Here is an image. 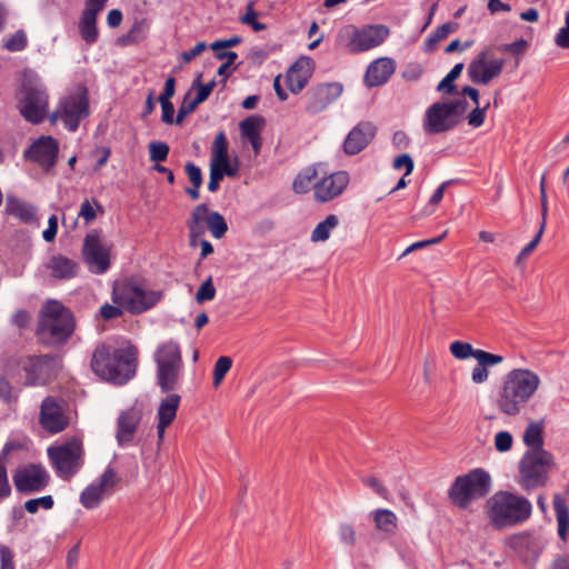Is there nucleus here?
Segmentation results:
<instances>
[{"instance_id":"1","label":"nucleus","mask_w":569,"mask_h":569,"mask_svg":"<svg viewBox=\"0 0 569 569\" xmlns=\"http://www.w3.org/2000/svg\"><path fill=\"white\" fill-rule=\"evenodd\" d=\"M137 348L129 341L119 347L102 345L91 359L93 372L106 381L124 385L136 375Z\"/></svg>"},{"instance_id":"2","label":"nucleus","mask_w":569,"mask_h":569,"mask_svg":"<svg viewBox=\"0 0 569 569\" xmlns=\"http://www.w3.org/2000/svg\"><path fill=\"white\" fill-rule=\"evenodd\" d=\"M540 386L539 376L529 369H513L505 378L497 397L498 409L508 416H517L526 407Z\"/></svg>"},{"instance_id":"3","label":"nucleus","mask_w":569,"mask_h":569,"mask_svg":"<svg viewBox=\"0 0 569 569\" xmlns=\"http://www.w3.org/2000/svg\"><path fill=\"white\" fill-rule=\"evenodd\" d=\"M490 525L498 530L520 526L532 515V503L523 496L500 490L486 503Z\"/></svg>"},{"instance_id":"4","label":"nucleus","mask_w":569,"mask_h":569,"mask_svg":"<svg viewBox=\"0 0 569 569\" xmlns=\"http://www.w3.org/2000/svg\"><path fill=\"white\" fill-rule=\"evenodd\" d=\"M74 327L71 311L58 300H48L40 310L37 336L47 346H61L70 339Z\"/></svg>"},{"instance_id":"5","label":"nucleus","mask_w":569,"mask_h":569,"mask_svg":"<svg viewBox=\"0 0 569 569\" xmlns=\"http://www.w3.org/2000/svg\"><path fill=\"white\" fill-rule=\"evenodd\" d=\"M17 108L29 123H41L49 111V94L41 78L32 70H26L17 92Z\"/></svg>"},{"instance_id":"6","label":"nucleus","mask_w":569,"mask_h":569,"mask_svg":"<svg viewBox=\"0 0 569 569\" xmlns=\"http://www.w3.org/2000/svg\"><path fill=\"white\" fill-rule=\"evenodd\" d=\"M390 34L385 24L342 26L336 36V46L350 54L369 51L382 44Z\"/></svg>"},{"instance_id":"7","label":"nucleus","mask_w":569,"mask_h":569,"mask_svg":"<svg viewBox=\"0 0 569 569\" xmlns=\"http://www.w3.org/2000/svg\"><path fill=\"white\" fill-rule=\"evenodd\" d=\"M161 292L149 290L136 278L116 281L112 288L113 303L123 310L139 315L153 308L161 299Z\"/></svg>"},{"instance_id":"8","label":"nucleus","mask_w":569,"mask_h":569,"mask_svg":"<svg viewBox=\"0 0 569 569\" xmlns=\"http://www.w3.org/2000/svg\"><path fill=\"white\" fill-rule=\"evenodd\" d=\"M469 103L466 99L438 101L426 110L422 127L427 134H439L452 130L466 114Z\"/></svg>"},{"instance_id":"9","label":"nucleus","mask_w":569,"mask_h":569,"mask_svg":"<svg viewBox=\"0 0 569 569\" xmlns=\"http://www.w3.org/2000/svg\"><path fill=\"white\" fill-rule=\"evenodd\" d=\"M490 490V475L477 468L457 477L448 490V496L455 506L466 509L473 500L486 497Z\"/></svg>"},{"instance_id":"10","label":"nucleus","mask_w":569,"mask_h":569,"mask_svg":"<svg viewBox=\"0 0 569 569\" xmlns=\"http://www.w3.org/2000/svg\"><path fill=\"white\" fill-rule=\"evenodd\" d=\"M90 114V102L86 87H79L60 98L57 108L49 116L51 123L62 122L69 132H76L80 122Z\"/></svg>"},{"instance_id":"11","label":"nucleus","mask_w":569,"mask_h":569,"mask_svg":"<svg viewBox=\"0 0 569 569\" xmlns=\"http://www.w3.org/2000/svg\"><path fill=\"white\" fill-rule=\"evenodd\" d=\"M553 465V457L546 450H528L519 461L517 482L525 491L543 487Z\"/></svg>"},{"instance_id":"12","label":"nucleus","mask_w":569,"mask_h":569,"mask_svg":"<svg viewBox=\"0 0 569 569\" xmlns=\"http://www.w3.org/2000/svg\"><path fill=\"white\" fill-rule=\"evenodd\" d=\"M48 456L56 475L62 480L73 478L83 465V448L78 440L69 441L59 447H49Z\"/></svg>"},{"instance_id":"13","label":"nucleus","mask_w":569,"mask_h":569,"mask_svg":"<svg viewBox=\"0 0 569 569\" xmlns=\"http://www.w3.org/2000/svg\"><path fill=\"white\" fill-rule=\"evenodd\" d=\"M81 254L88 270L104 274L111 266V244L103 242L100 232L92 230L83 239Z\"/></svg>"},{"instance_id":"14","label":"nucleus","mask_w":569,"mask_h":569,"mask_svg":"<svg viewBox=\"0 0 569 569\" xmlns=\"http://www.w3.org/2000/svg\"><path fill=\"white\" fill-rule=\"evenodd\" d=\"M26 373L24 385L43 386L52 380L60 369V358L54 355L30 356L19 363Z\"/></svg>"},{"instance_id":"15","label":"nucleus","mask_w":569,"mask_h":569,"mask_svg":"<svg viewBox=\"0 0 569 569\" xmlns=\"http://www.w3.org/2000/svg\"><path fill=\"white\" fill-rule=\"evenodd\" d=\"M120 481L116 469L108 465L104 471L81 491L80 503L88 510L97 509Z\"/></svg>"},{"instance_id":"16","label":"nucleus","mask_w":569,"mask_h":569,"mask_svg":"<svg viewBox=\"0 0 569 569\" xmlns=\"http://www.w3.org/2000/svg\"><path fill=\"white\" fill-rule=\"evenodd\" d=\"M48 470L40 463H29L19 467L12 475L16 490L22 495L43 491L50 482Z\"/></svg>"},{"instance_id":"17","label":"nucleus","mask_w":569,"mask_h":569,"mask_svg":"<svg viewBox=\"0 0 569 569\" xmlns=\"http://www.w3.org/2000/svg\"><path fill=\"white\" fill-rule=\"evenodd\" d=\"M505 59L498 58L490 49L480 51L468 66V76L473 83L488 84L500 76Z\"/></svg>"},{"instance_id":"18","label":"nucleus","mask_w":569,"mask_h":569,"mask_svg":"<svg viewBox=\"0 0 569 569\" xmlns=\"http://www.w3.org/2000/svg\"><path fill=\"white\" fill-rule=\"evenodd\" d=\"M59 141L52 136H40L24 151V159L37 163L43 170H51L58 161Z\"/></svg>"},{"instance_id":"19","label":"nucleus","mask_w":569,"mask_h":569,"mask_svg":"<svg viewBox=\"0 0 569 569\" xmlns=\"http://www.w3.org/2000/svg\"><path fill=\"white\" fill-rule=\"evenodd\" d=\"M507 543L526 563L536 562L543 548L540 537L528 531L512 535Z\"/></svg>"},{"instance_id":"20","label":"nucleus","mask_w":569,"mask_h":569,"mask_svg":"<svg viewBox=\"0 0 569 569\" xmlns=\"http://www.w3.org/2000/svg\"><path fill=\"white\" fill-rule=\"evenodd\" d=\"M377 133L376 126L370 121L356 124L343 140L342 149L348 156H356L365 150Z\"/></svg>"},{"instance_id":"21","label":"nucleus","mask_w":569,"mask_h":569,"mask_svg":"<svg viewBox=\"0 0 569 569\" xmlns=\"http://www.w3.org/2000/svg\"><path fill=\"white\" fill-rule=\"evenodd\" d=\"M349 183L347 171H336L313 183L315 198L328 202L340 196Z\"/></svg>"},{"instance_id":"22","label":"nucleus","mask_w":569,"mask_h":569,"mask_svg":"<svg viewBox=\"0 0 569 569\" xmlns=\"http://www.w3.org/2000/svg\"><path fill=\"white\" fill-rule=\"evenodd\" d=\"M68 417L61 405L53 398L47 397L40 407V423L50 433H58L68 426Z\"/></svg>"},{"instance_id":"23","label":"nucleus","mask_w":569,"mask_h":569,"mask_svg":"<svg viewBox=\"0 0 569 569\" xmlns=\"http://www.w3.org/2000/svg\"><path fill=\"white\" fill-rule=\"evenodd\" d=\"M396 72V61L389 57L375 59L367 67L363 82L368 88H376L387 83Z\"/></svg>"},{"instance_id":"24","label":"nucleus","mask_w":569,"mask_h":569,"mask_svg":"<svg viewBox=\"0 0 569 569\" xmlns=\"http://www.w3.org/2000/svg\"><path fill=\"white\" fill-rule=\"evenodd\" d=\"M343 91L339 82H330L318 86L309 96L307 110L310 113H318L325 110L330 103L337 100Z\"/></svg>"},{"instance_id":"25","label":"nucleus","mask_w":569,"mask_h":569,"mask_svg":"<svg viewBox=\"0 0 569 569\" xmlns=\"http://www.w3.org/2000/svg\"><path fill=\"white\" fill-rule=\"evenodd\" d=\"M141 420V413L136 408L122 411L117 419L116 439L124 448L133 442V437Z\"/></svg>"},{"instance_id":"26","label":"nucleus","mask_w":569,"mask_h":569,"mask_svg":"<svg viewBox=\"0 0 569 569\" xmlns=\"http://www.w3.org/2000/svg\"><path fill=\"white\" fill-rule=\"evenodd\" d=\"M180 396L177 393H169L164 397L157 410V433L159 440L164 437L166 429L173 422L177 417V411L180 405Z\"/></svg>"},{"instance_id":"27","label":"nucleus","mask_w":569,"mask_h":569,"mask_svg":"<svg viewBox=\"0 0 569 569\" xmlns=\"http://www.w3.org/2000/svg\"><path fill=\"white\" fill-rule=\"evenodd\" d=\"M46 269L50 276L57 280L68 281L77 277L79 272V263L63 254H52L47 263Z\"/></svg>"},{"instance_id":"28","label":"nucleus","mask_w":569,"mask_h":569,"mask_svg":"<svg viewBox=\"0 0 569 569\" xmlns=\"http://www.w3.org/2000/svg\"><path fill=\"white\" fill-rule=\"evenodd\" d=\"M263 126L264 119L257 114L247 117L239 124L241 137L250 142L254 154H259L261 151V130Z\"/></svg>"},{"instance_id":"29","label":"nucleus","mask_w":569,"mask_h":569,"mask_svg":"<svg viewBox=\"0 0 569 569\" xmlns=\"http://www.w3.org/2000/svg\"><path fill=\"white\" fill-rule=\"evenodd\" d=\"M6 211L9 216L19 219L23 223L32 224L38 220L37 208L32 203L16 197L7 198Z\"/></svg>"},{"instance_id":"30","label":"nucleus","mask_w":569,"mask_h":569,"mask_svg":"<svg viewBox=\"0 0 569 569\" xmlns=\"http://www.w3.org/2000/svg\"><path fill=\"white\" fill-rule=\"evenodd\" d=\"M154 360L157 366H181L179 345L173 340L161 343L156 350Z\"/></svg>"},{"instance_id":"31","label":"nucleus","mask_w":569,"mask_h":569,"mask_svg":"<svg viewBox=\"0 0 569 569\" xmlns=\"http://www.w3.org/2000/svg\"><path fill=\"white\" fill-rule=\"evenodd\" d=\"M238 173V167L230 163V159L210 162V179L208 190L216 192L219 189V183L224 176L234 177Z\"/></svg>"},{"instance_id":"32","label":"nucleus","mask_w":569,"mask_h":569,"mask_svg":"<svg viewBox=\"0 0 569 569\" xmlns=\"http://www.w3.org/2000/svg\"><path fill=\"white\" fill-rule=\"evenodd\" d=\"M553 509L558 523V536L562 541H566L569 529V508L565 498L559 493L553 496Z\"/></svg>"},{"instance_id":"33","label":"nucleus","mask_w":569,"mask_h":569,"mask_svg":"<svg viewBox=\"0 0 569 569\" xmlns=\"http://www.w3.org/2000/svg\"><path fill=\"white\" fill-rule=\"evenodd\" d=\"M371 515L377 530L388 536L396 532L398 518L393 511L389 509H377L372 511Z\"/></svg>"},{"instance_id":"34","label":"nucleus","mask_w":569,"mask_h":569,"mask_svg":"<svg viewBox=\"0 0 569 569\" xmlns=\"http://www.w3.org/2000/svg\"><path fill=\"white\" fill-rule=\"evenodd\" d=\"M158 385L163 392L173 390L177 386L181 366H157Z\"/></svg>"},{"instance_id":"35","label":"nucleus","mask_w":569,"mask_h":569,"mask_svg":"<svg viewBox=\"0 0 569 569\" xmlns=\"http://www.w3.org/2000/svg\"><path fill=\"white\" fill-rule=\"evenodd\" d=\"M207 212V204H198L188 221L189 234L193 238L203 237L207 231V223L204 221V214Z\"/></svg>"},{"instance_id":"36","label":"nucleus","mask_w":569,"mask_h":569,"mask_svg":"<svg viewBox=\"0 0 569 569\" xmlns=\"http://www.w3.org/2000/svg\"><path fill=\"white\" fill-rule=\"evenodd\" d=\"M204 221L207 223V229L216 239H220L226 234L228 230L226 219L218 211H211L208 206L204 214Z\"/></svg>"},{"instance_id":"37","label":"nucleus","mask_w":569,"mask_h":569,"mask_svg":"<svg viewBox=\"0 0 569 569\" xmlns=\"http://www.w3.org/2000/svg\"><path fill=\"white\" fill-rule=\"evenodd\" d=\"M339 224L336 214H329L323 221H320L311 232V241L323 242L330 238L332 230Z\"/></svg>"},{"instance_id":"38","label":"nucleus","mask_w":569,"mask_h":569,"mask_svg":"<svg viewBox=\"0 0 569 569\" xmlns=\"http://www.w3.org/2000/svg\"><path fill=\"white\" fill-rule=\"evenodd\" d=\"M297 64H292L286 73V84L295 94L299 93L308 83L307 76L302 74Z\"/></svg>"},{"instance_id":"39","label":"nucleus","mask_w":569,"mask_h":569,"mask_svg":"<svg viewBox=\"0 0 569 569\" xmlns=\"http://www.w3.org/2000/svg\"><path fill=\"white\" fill-rule=\"evenodd\" d=\"M457 28V24L453 22H447L438 27L435 31H432L425 41V50L432 51L437 43L441 40L446 39L451 32H453Z\"/></svg>"},{"instance_id":"40","label":"nucleus","mask_w":569,"mask_h":569,"mask_svg":"<svg viewBox=\"0 0 569 569\" xmlns=\"http://www.w3.org/2000/svg\"><path fill=\"white\" fill-rule=\"evenodd\" d=\"M523 442L530 450H543L542 429L538 423H530L523 432Z\"/></svg>"},{"instance_id":"41","label":"nucleus","mask_w":569,"mask_h":569,"mask_svg":"<svg viewBox=\"0 0 569 569\" xmlns=\"http://www.w3.org/2000/svg\"><path fill=\"white\" fill-rule=\"evenodd\" d=\"M79 30L88 44L94 43L98 39L97 18L81 14Z\"/></svg>"},{"instance_id":"42","label":"nucleus","mask_w":569,"mask_h":569,"mask_svg":"<svg viewBox=\"0 0 569 569\" xmlns=\"http://www.w3.org/2000/svg\"><path fill=\"white\" fill-rule=\"evenodd\" d=\"M97 211L103 213L102 204L94 198L88 199L86 198L80 204V210L78 213L79 218H82L86 224H89L97 218Z\"/></svg>"},{"instance_id":"43","label":"nucleus","mask_w":569,"mask_h":569,"mask_svg":"<svg viewBox=\"0 0 569 569\" xmlns=\"http://www.w3.org/2000/svg\"><path fill=\"white\" fill-rule=\"evenodd\" d=\"M317 171L313 168H308L300 172L293 180L292 188L296 193H306L313 188L312 180L316 178Z\"/></svg>"},{"instance_id":"44","label":"nucleus","mask_w":569,"mask_h":569,"mask_svg":"<svg viewBox=\"0 0 569 569\" xmlns=\"http://www.w3.org/2000/svg\"><path fill=\"white\" fill-rule=\"evenodd\" d=\"M2 42V47L9 52H19L27 48L28 38L26 32L20 29L8 38H3Z\"/></svg>"},{"instance_id":"45","label":"nucleus","mask_w":569,"mask_h":569,"mask_svg":"<svg viewBox=\"0 0 569 569\" xmlns=\"http://www.w3.org/2000/svg\"><path fill=\"white\" fill-rule=\"evenodd\" d=\"M463 70V63L459 62L447 73V76L438 83L437 90L452 94L456 91L453 81L461 74Z\"/></svg>"},{"instance_id":"46","label":"nucleus","mask_w":569,"mask_h":569,"mask_svg":"<svg viewBox=\"0 0 569 569\" xmlns=\"http://www.w3.org/2000/svg\"><path fill=\"white\" fill-rule=\"evenodd\" d=\"M228 142L226 138V133L223 131H220L212 143V158L211 161H220L221 160H228Z\"/></svg>"},{"instance_id":"47","label":"nucleus","mask_w":569,"mask_h":569,"mask_svg":"<svg viewBox=\"0 0 569 569\" xmlns=\"http://www.w3.org/2000/svg\"><path fill=\"white\" fill-rule=\"evenodd\" d=\"M149 159L154 164H161L166 161L170 151L169 146L162 141H151L149 143Z\"/></svg>"},{"instance_id":"48","label":"nucleus","mask_w":569,"mask_h":569,"mask_svg":"<svg viewBox=\"0 0 569 569\" xmlns=\"http://www.w3.org/2000/svg\"><path fill=\"white\" fill-rule=\"evenodd\" d=\"M54 506V500L51 495L42 496L39 498L29 499L24 502L23 508L29 513H37L40 508L50 510Z\"/></svg>"},{"instance_id":"49","label":"nucleus","mask_w":569,"mask_h":569,"mask_svg":"<svg viewBox=\"0 0 569 569\" xmlns=\"http://www.w3.org/2000/svg\"><path fill=\"white\" fill-rule=\"evenodd\" d=\"M258 13L254 10L253 1H249L247 4L246 13L240 17V22L250 26L254 31H262L267 26L257 20Z\"/></svg>"},{"instance_id":"50","label":"nucleus","mask_w":569,"mask_h":569,"mask_svg":"<svg viewBox=\"0 0 569 569\" xmlns=\"http://www.w3.org/2000/svg\"><path fill=\"white\" fill-rule=\"evenodd\" d=\"M232 360L230 357L222 356L218 358L213 368V385L218 387L223 380L226 373L230 370Z\"/></svg>"},{"instance_id":"51","label":"nucleus","mask_w":569,"mask_h":569,"mask_svg":"<svg viewBox=\"0 0 569 569\" xmlns=\"http://www.w3.org/2000/svg\"><path fill=\"white\" fill-rule=\"evenodd\" d=\"M476 350L477 349H473V347L469 342H463L459 340L453 341L450 345V352L455 358L460 360H465L470 357L475 358Z\"/></svg>"},{"instance_id":"52","label":"nucleus","mask_w":569,"mask_h":569,"mask_svg":"<svg viewBox=\"0 0 569 569\" xmlns=\"http://www.w3.org/2000/svg\"><path fill=\"white\" fill-rule=\"evenodd\" d=\"M200 78L201 76H199L192 83V88H197V94L192 99L197 104L206 101L216 86L214 80H211L208 83H201Z\"/></svg>"},{"instance_id":"53","label":"nucleus","mask_w":569,"mask_h":569,"mask_svg":"<svg viewBox=\"0 0 569 569\" xmlns=\"http://www.w3.org/2000/svg\"><path fill=\"white\" fill-rule=\"evenodd\" d=\"M216 287L213 286L212 278L209 277L204 280L199 287L196 293V300L198 303H203L206 301H211L216 297Z\"/></svg>"},{"instance_id":"54","label":"nucleus","mask_w":569,"mask_h":569,"mask_svg":"<svg viewBox=\"0 0 569 569\" xmlns=\"http://www.w3.org/2000/svg\"><path fill=\"white\" fill-rule=\"evenodd\" d=\"M475 359L480 365L486 367L487 369H488V367H493V366L499 365V363H501L503 361V357L502 356L490 353V352L485 351L482 349H477L476 350Z\"/></svg>"},{"instance_id":"55","label":"nucleus","mask_w":569,"mask_h":569,"mask_svg":"<svg viewBox=\"0 0 569 569\" xmlns=\"http://www.w3.org/2000/svg\"><path fill=\"white\" fill-rule=\"evenodd\" d=\"M490 103L487 102L483 107L479 104L467 116L468 124L472 128H479L483 124L486 119V112Z\"/></svg>"},{"instance_id":"56","label":"nucleus","mask_w":569,"mask_h":569,"mask_svg":"<svg viewBox=\"0 0 569 569\" xmlns=\"http://www.w3.org/2000/svg\"><path fill=\"white\" fill-rule=\"evenodd\" d=\"M513 442L512 435L509 431H499L495 436V447L499 452H507L511 449Z\"/></svg>"},{"instance_id":"57","label":"nucleus","mask_w":569,"mask_h":569,"mask_svg":"<svg viewBox=\"0 0 569 569\" xmlns=\"http://www.w3.org/2000/svg\"><path fill=\"white\" fill-rule=\"evenodd\" d=\"M340 541L347 546H353L357 537L353 527L349 523H340L338 529Z\"/></svg>"},{"instance_id":"58","label":"nucleus","mask_w":569,"mask_h":569,"mask_svg":"<svg viewBox=\"0 0 569 569\" xmlns=\"http://www.w3.org/2000/svg\"><path fill=\"white\" fill-rule=\"evenodd\" d=\"M0 569H16L14 553L4 545H0Z\"/></svg>"},{"instance_id":"59","label":"nucleus","mask_w":569,"mask_h":569,"mask_svg":"<svg viewBox=\"0 0 569 569\" xmlns=\"http://www.w3.org/2000/svg\"><path fill=\"white\" fill-rule=\"evenodd\" d=\"M543 223H540V228L537 232V234L533 237V239L522 248V250L519 252L518 257H517V264L520 263V261L526 258L528 254H530L535 248L538 246V243L540 242V239H541V236L543 233Z\"/></svg>"},{"instance_id":"60","label":"nucleus","mask_w":569,"mask_h":569,"mask_svg":"<svg viewBox=\"0 0 569 569\" xmlns=\"http://www.w3.org/2000/svg\"><path fill=\"white\" fill-rule=\"evenodd\" d=\"M107 2L108 0H87L82 14L97 18L99 12H101L106 7Z\"/></svg>"},{"instance_id":"61","label":"nucleus","mask_w":569,"mask_h":569,"mask_svg":"<svg viewBox=\"0 0 569 569\" xmlns=\"http://www.w3.org/2000/svg\"><path fill=\"white\" fill-rule=\"evenodd\" d=\"M393 168L400 170L401 168L406 169L405 177L409 176L415 168L413 160L408 153L400 154L393 160Z\"/></svg>"},{"instance_id":"62","label":"nucleus","mask_w":569,"mask_h":569,"mask_svg":"<svg viewBox=\"0 0 569 569\" xmlns=\"http://www.w3.org/2000/svg\"><path fill=\"white\" fill-rule=\"evenodd\" d=\"M198 104L193 100H188V94L184 97L181 106L178 109L176 117V124H181L184 118L191 113Z\"/></svg>"},{"instance_id":"63","label":"nucleus","mask_w":569,"mask_h":569,"mask_svg":"<svg viewBox=\"0 0 569 569\" xmlns=\"http://www.w3.org/2000/svg\"><path fill=\"white\" fill-rule=\"evenodd\" d=\"M122 309H123L122 307H119L116 303L114 305L104 303L100 308V316L104 320L117 319V318H119V317H121L123 315Z\"/></svg>"},{"instance_id":"64","label":"nucleus","mask_w":569,"mask_h":569,"mask_svg":"<svg viewBox=\"0 0 569 569\" xmlns=\"http://www.w3.org/2000/svg\"><path fill=\"white\" fill-rule=\"evenodd\" d=\"M186 172L191 181L192 186L201 187L202 184V172L201 169L192 162L186 164Z\"/></svg>"}]
</instances>
